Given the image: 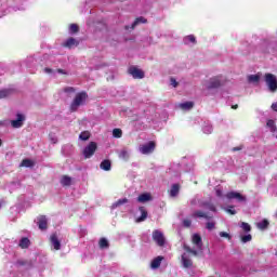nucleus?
I'll list each match as a JSON object with an SVG mask.
<instances>
[{"label": "nucleus", "mask_w": 277, "mask_h": 277, "mask_svg": "<svg viewBox=\"0 0 277 277\" xmlns=\"http://www.w3.org/2000/svg\"><path fill=\"white\" fill-rule=\"evenodd\" d=\"M85 101H88V93L85 91L77 93L70 104V111H77L81 105H84Z\"/></svg>", "instance_id": "1"}, {"label": "nucleus", "mask_w": 277, "mask_h": 277, "mask_svg": "<svg viewBox=\"0 0 277 277\" xmlns=\"http://www.w3.org/2000/svg\"><path fill=\"white\" fill-rule=\"evenodd\" d=\"M96 150H98V144H96V142H90L88 146L83 148L82 155L84 159H91V157H94Z\"/></svg>", "instance_id": "2"}, {"label": "nucleus", "mask_w": 277, "mask_h": 277, "mask_svg": "<svg viewBox=\"0 0 277 277\" xmlns=\"http://www.w3.org/2000/svg\"><path fill=\"white\" fill-rule=\"evenodd\" d=\"M151 237L155 243L159 246V248H163V246H166V236H163V233L161 230L155 229Z\"/></svg>", "instance_id": "3"}, {"label": "nucleus", "mask_w": 277, "mask_h": 277, "mask_svg": "<svg viewBox=\"0 0 277 277\" xmlns=\"http://www.w3.org/2000/svg\"><path fill=\"white\" fill-rule=\"evenodd\" d=\"M265 81H266V84L268 85L269 91L276 92L277 90L276 76H274L273 74H265Z\"/></svg>", "instance_id": "4"}, {"label": "nucleus", "mask_w": 277, "mask_h": 277, "mask_svg": "<svg viewBox=\"0 0 277 277\" xmlns=\"http://www.w3.org/2000/svg\"><path fill=\"white\" fill-rule=\"evenodd\" d=\"M156 147L157 144L154 141H150L147 144L140 146V153H142V155H150V153H155Z\"/></svg>", "instance_id": "5"}, {"label": "nucleus", "mask_w": 277, "mask_h": 277, "mask_svg": "<svg viewBox=\"0 0 277 277\" xmlns=\"http://www.w3.org/2000/svg\"><path fill=\"white\" fill-rule=\"evenodd\" d=\"M128 75H131L133 79H144L145 77L144 70L137 68L136 66H130L128 68Z\"/></svg>", "instance_id": "6"}, {"label": "nucleus", "mask_w": 277, "mask_h": 277, "mask_svg": "<svg viewBox=\"0 0 277 277\" xmlns=\"http://www.w3.org/2000/svg\"><path fill=\"white\" fill-rule=\"evenodd\" d=\"M228 200H238V202H246V197L237 192H229L226 194Z\"/></svg>", "instance_id": "7"}, {"label": "nucleus", "mask_w": 277, "mask_h": 277, "mask_svg": "<svg viewBox=\"0 0 277 277\" xmlns=\"http://www.w3.org/2000/svg\"><path fill=\"white\" fill-rule=\"evenodd\" d=\"M16 120H12L11 121V126L13 127V129H21V127H23L24 122H25V115L18 113L16 115Z\"/></svg>", "instance_id": "8"}, {"label": "nucleus", "mask_w": 277, "mask_h": 277, "mask_svg": "<svg viewBox=\"0 0 277 277\" xmlns=\"http://www.w3.org/2000/svg\"><path fill=\"white\" fill-rule=\"evenodd\" d=\"M221 87H222V80H220V77H213L209 80L208 90H215Z\"/></svg>", "instance_id": "9"}, {"label": "nucleus", "mask_w": 277, "mask_h": 277, "mask_svg": "<svg viewBox=\"0 0 277 277\" xmlns=\"http://www.w3.org/2000/svg\"><path fill=\"white\" fill-rule=\"evenodd\" d=\"M50 243L53 246L54 250H62V242L57 238V234L54 233L50 236Z\"/></svg>", "instance_id": "10"}, {"label": "nucleus", "mask_w": 277, "mask_h": 277, "mask_svg": "<svg viewBox=\"0 0 277 277\" xmlns=\"http://www.w3.org/2000/svg\"><path fill=\"white\" fill-rule=\"evenodd\" d=\"M38 226L40 230H47L49 228V221L47 220L45 215H40L38 217Z\"/></svg>", "instance_id": "11"}, {"label": "nucleus", "mask_w": 277, "mask_h": 277, "mask_svg": "<svg viewBox=\"0 0 277 277\" xmlns=\"http://www.w3.org/2000/svg\"><path fill=\"white\" fill-rule=\"evenodd\" d=\"M192 243H194L198 250H202V237L199 234L193 235Z\"/></svg>", "instance_id": "12"}, {"label": "nucleus", "mask_w": 277, "mask_h": 277, "mask_svg": "<svg viewBox=\"0 0 277 277\" xmlns=\"http://www.w3.org/2000/svg\"><path fill=\"white\" fill-rule=\"evenodd\" d=\"M79 44V40L70 37L68 38L64 43H63V47L65 49H74V47H77Z\"/></svg>", "instance_id": "13"}, {"label": "nucleus", "mask_w": 277, "mask_h": 277, "mask_svg": "<svg viewBox=\"0 0 277 277\" xmlns=\"http://www.w3.org/2000/svg\"><path fill=\"white\" fill-rule=\"evenodd\" d=\"M181 192V185L180 184H172L171 189L169 192L171 198H176L179 196V193Z\"/></svg>", "instance_id": "14"}, {"label": "nucleus", "mask_w": 277, "mask_h": 277, "mask_svg": "<svg viewBox=\"0 0 277 277\" xmlns=\"http://www.w3.org/2000/svg\"><path fill=\"white\" fill-rule=\"evenodd\" d=\"M161 261H163V256L158 255L150 263L151 269H159V267H161Z\"/></svg>", "instance_id": "15"}, {"label": "nucleus", "mask_w": 277, "mask_h": 277, "mask_svg": "<svg viewBox=\"0 0 277 277\" xmlns=\"http://www.w3.org/2000/svg\"><path fill=\"white\" fill-rule=\"evenodd\" d=\"M150 200H153L150 193H144L137 197V202H150Z\"/></svg>", "instance_id": "16"}, {"label": "nucleus", "mask_w": 277, "mask_h": 277, "mask_svg": "<svg viewBox=\"0 0 277 277\" xmlns=\"http://www.w3.org/2000/svg\"><path fill=\"white\" fill-rule=\"evenodd\" d=\"M101 170H104L105 172H109L111 170V160L105 159L100 163Z\"/></svg>", "instance_id": "17"}, {"label": "nucleus", "mask_w": 277, "mask_h": 277, "mask_svg": "<svg viewBox=\"0 0 277 277\" xmlns=\"http://www.w3.org/2000/svg\"><path fill=\"white\" fill-rule=\"evenodd\" d=\"M61 185L63 187H70V185H72V177L68 175H63L61 179Z\"/></svg>", "instance_id": "18"}, {"label": "nucleus", "mask_w": 277, "mask_h": 277, "mask_svg": "<svg viewBox=\"0 0 277 277\" xmlns=\"http://www.w3.org/2000/svg\"><path fill=\"white\" fill-rule=\"evenodd\" d=\"M29 246H31V241L29 240V238L24 237L19 240V248H22V250H27Z\"/></svg>", "instance_id": "19"}, {"label": "nucleus", "mask_w": 277, "mask_h": 277, "mask_svg": "<svg viewBox=\"0 0 277 277\" xmlns=\"http://www.w3.org/2000/svg\"><path fill=\"white\" fill-rule=\"evenodd\" d=\"M193 217H203V220H211L213 216H209L206 212L197 210L193 213Z\"/></svg>", "instance_id": "20"}, {"label": "nucleus", "mask_w": 277, "mask_h": 277, "mask_svg": "<svg viewBox=\"0 0 277 277\" xmlns=\"http://www.w3.org/2000/svg\"><path fill=\"white\" fill-rule=\"evenodd\" d=\"M138 211H141V216L137 217L136 222H144L148 217V211L144 207H140Z\"/></svg>", "instance_id": "21"}, {"label": "nucleus", "mask_w": 277, "mask_h": 277, "mask_svg": "<svg viewBox=\"0 0 277 277\" xmlns=\"http://www.w3.org/2000/svg\"><path fill=\"white\" fill-rule=\"evenodd\" d=\"M140 23L146 24V23H148V19H146L143 16L136 17L135 21L132 23L131 29H135V27H137V25H140Z\"/></svg>", "instance_id": "22"}, {"label": "nucleus", "mask_w": 277, "mask_h": 277, "mask_svg": "<svg viewBox=\"0 0 277 277\" xmlns=\"http://www.w3.org/2000/svg\"><path fill=\"white\" fill-rule=\"evenodd\" d=\"M98 247L101 250H107V248H109V240H107V238H101L98 241Z\"/></svg>", "instance_id": "23"}, {"label": "nucleus", "mask_w": 277, "mask_h": 277, "mask_svg": "<svg viewBox=\"0 0 277 277\" xmlns=\"http://www.w3.org/2000/svg\"><path fill=\"white\" fill-rule=\"evenodd\" d=\"M17 267H32V263L31 261H27V260H18L16 262Z\"/></svg>", "instance_id": "24"}, {"label": "nucleus", "mask_w": 277, "mask_h": 277, "mask_svg": "<svg viewBox=\"0 0 277 277\" xmlns=\"http://www.w3.org/2000/svg\"><path fill=\"white\" fill-rule=\"evenodd\" d=\"M180 108L183 109L184 111L193 109L194 108V102L182 103V104H180Z\"/></svg>", "instance_id": "25"}, {"label": "nucleus", "mask_w": 277, "mask_h": 277, "mask_svg": "<svg viewBox=\"0 0 277 277\" xmlns=\"http://www.w3.org/2000/svg\"><path fill=\"white\" fill-rule=\"evenodd\" d=\"M129 202L128 198L118 199L115 203H113V209H118V207H122V205H127Z\"/></svg>", "instance_id": "26"}, {"label": "nucleus", "mask_w": 277, "mask_h": 277, "mask_svg": "<svg viewBox=\"0 0 277 277\" xmlns=\"http://www.w3.org/2000/svg\"><path fill=\"white\" fill-rule=\"evenodd\" d=\"M266 127H268L271 133H276V121H274L273 119L268 120L266 122Z\"/></svg>", "instance_id": "27"}, {"label": "nucleus", "mask_w": 277, "mask_h": 277, "mask_svg": "<svg viewBox=\"0 0 277 277\" xmlns=\"http://www.w3.org/2000/svg\"><path fill=\"white\" fill-rule=\"evenodd\" d=\"M21 167L22 168H34V162L31 161V159H24L21 162Z\"/></svg>", "instance_id": "28"}, {"label": "nucleus", "mask_w": 277, "mask_h": 277, "mask_svg": "<svg viewBox=\"0 0 277 277\" xmlns=\"http://www.w3.org/2000/svg\"><path fill=\"white\" fill-rule=\"evenodd\" d=\"M269 226V221H267V219H264L262 222L258 223V228H260V230H265V228H267Z\"/></svg>", "instance_id": "29"}, {"label": "nucleus", "mask_w": 277, "mask_h": 277, "mask_svg": "<svg viewBox=\"0 0 277 277\" xmlns=\"http://www.w3.org/2000/svg\"><path fill=\"white\" fill-rule=\"evenodd\" d=\"M12 94V90L10 89H2L0 90V98H8Z\"/></svg>", "instance_id": "30"}, {"label": "nucleus", "mask_w": 277, "mask_h": 277, "mask_svg": "<svg viewBox=\"0 0 277 277\" xmlns=\"http://www.w3.org/2000/svg\"><path fill=\"white\" fill-rule=\"evenodd\" d=\"M79 140H81L82 142H88V140H90V132L89 131L81 132L79 135Z\"/></svg>", "instance_id": "31"}, {"label": "nucleus", "mask_w": 277, "mask_h": 277, "mask_svg": "<svg viewBox=\"0 0 277 277\" xmlns=\"http://www.w3.org/2000/svg\"><path fill=\"white\" fill-rule=\"evenodd\" d=\"M182 263L184 267H192L194 265L192 260L185 258V255H182Z\"/></svg>", "instance_id": "32"}, {"label": "nucleus", "mask_w": 277, "mask_h": 277, "mask_svg": "<svg viewBox=\"0 0 277 277\" xmlns=\"http://www.w3.org/2000/svg\"><path fill=\"white\" fill-rule=\"evenodd\" d=\"M185 252H188V254H193V256H198V251L192 249L189 246L184 245Z\"/></svg>", "instance_id": "33"}, {"label": "nucleus", "mask_w": 277, "mask_h": 277, "mask_svg": "<svg viewBox=\"0 0 277 277\" xmlns=\"http://www.w3.org/2000/svg\"><path fill=\"white\" fill-rule=\"evenodd\" d=\"M261 77L259 75H250L248 77V81H250L251 83H259Z\"/></svg>", "instance_id": "34"}, {"label": "nucleus", "mask_w": 277, "mask_h": 277, "mask_svg": "<svg viewBox=\"0 0 277 277\" xmlns=\"http://www.w3.org/2000/svg\"><path fill=\"white\" fill-rule=\"evenodd\" d=\"M69 34H79V25L70 24L69 25Z\"/></svg>", "instance_id": "35"}, {"label": "nucleus", "mask_w": 277, "mask_h": 277, "mask_svg": "<svg viewBox=\"0 0 277 277\" xmlns=\"http://www.w3.org/2000/svg\"><path fill=\"white\" fill-rule=\"evenodd\" d=\"M240 228H242V230L245 233H250V230H252V226H250V224L242 222L240 225Z\"/></svg>", "instance_id": "36"}, {"label": "nucleus", "mask_w": 277, "mask_h": 277, "mask_svg": "<svg viewBox=\"0 0 277 277\" xmlns=\"http://www.w3.org/2000/svg\"><path fill=\"white\" fill-rule=\"evenodd\" d=\"M113 136H114V137H117V138L122 137V130H121V129H118V128L114 129V130H113Z\"/></svg>", "instance_id": "37"}, {"label": "nucleus", "mask_w": 277, "mask_h": 277, "mask_svg": "<svg viewBox=\"0 0 277 277\" xmlns=\"http://www.w3.org/2000/svg\"><path fill=\"white\" fill-rule=\"evenodd\" d=\"M206 228L208 230H214V228H215V221H209L208 223H206Z\"/></svg>", "instance_id": "38"}, {"label": "nucleus", "mask_w": 277, "mask_h": 277, "mask_svg": "<svg viewBox=\"0 0 277 277\" xmlns=\"http://www.w3.org/2000/svg\"><path fill=\"white\" fill-rule=\"evenodd\" d=\"M119 157H120V159H123L124 161H127V160L129 159V151L122 150V151L119 154Z\"/></svg>", "instance_id": "39"}, {"label": "nucleus", "mask_w": 277, "mask_h": 277, "mask_svg": "<svg viewBox=\"0 0 277 277\" xmlns=\"http://www.w3.org/2000/svg\"><path fill=\"white\" fill-rule=\"evenodd\" d=\"M242 243H248V241H252V235H245L241 237Z\"/></svg>", "instance_id": "40"}, {"label": "nucleus", "mask_w": 277, "mask_h": 277, "mask_svg": "<svg viewBox=\"0 0 277 277\" xmlns=\"http://www.w3.org/2000/svg\"><path fill=\"white\" fill-rule=\"evenodd\" d=\"M64 92H66L67 94H70L72 92H77V90L74 87H67L64 89Z\"/></svg>", "instance_id": "41"}, {"label": "nucleus", "mask_w": 277, "mask_h": 277, "mask_svg": "<svg viewBox=\"0 0 277 277\" xmlns=\"http://www.w3.org/2000/svg\"><path fill=\"white\" fill-rule=\"evenodd\" d=\"M189 42H193V44H196V37L194 35H189L186 37Z\"/></svg>", "instance_id": "42"}, {"label": "nucleus", "mask_w": 277, "mask_h": 277, "mask_svg": "<svg viewBox=\"0 0 277 277\" xmlns=\"http://www.w3.org/2000/svg\"><path fill=\"white\" fill-rule=\"evenodd\" d=\"M220 237H224L225 239H230V234H228L226 232H221Z\"/></svg>", "instance_id": "43"}, {"label": "nucleus", "mask_w": 277, "mask_h": 277, "mask_svg": "<svg viewBox=\"0 0 277 277\" xmlns=\"http://www.w3.org/2000/svg\"><path fill=\"white\" fill-rule=\"evenodd\" d=\"M183 226H185V228H189V226H192V221H189V220H184V221H183Z\"/></svg>", "instance_id": "44"}, {"label": "nucleus", "mask_w": 277, "mask_h": 277, "mask_svg": "<svg viewBox=\"0 0 277 277\" xmlns=\"http://www.w3.org/2000/svg\"><path fill=\"white\" fill-rule=\"evenodd\" d=\"M170 81H171V85H172L173 88H177V87H179V82L176 81V79L171 78Z\"/></svg>", "instance_id": "45"}, {"label": "nucleus", "mask_w": 277, "mask_h": 277, "mask_svg": "<svg viewBox=\"0 0 277 277\" xmlns=\"http://www.w3.org/2000/svg\"><path fill=\"white\" fill-rule=\"evenodd\" d=\"M215 194H216L217 198H222V196H223L222 189H220V188H217L215 190Z\"/></svg>", "instance_id": "46"}, {"label": "nucleus", "mask_w": 277, "mask_h": 277, "mask_svg": "<svg viewBox=\"0 0 277 277\" xmlns=\"http://www.w3.org/2000/svg\"><path fill=\"white\" fill-rule=\"evenodd\" d=\"M56 72H58L60 75H67L66 70L61 68L56 69Z\"/></svg>", "instance_id": "47"}, {"label": "nucleus", "mask_w": 277, "mask_h": 277, "mask_svg": "<svg viewBox=\"0 0 277 277\" xmlns=\"http://www.w3.org/2000/svg\"><path fill=\"white\" fill-rule=\"evenodd\" d=\"M227 213H229L230 215H235L237 213V211H235L233 209H227Z\"/></svg>", "instance_id": "48"}, {"label": "nucleus", "mask_w": 277, "mask_h": 277, "mask_svg": "<svg viewBox=\"0 0 277 277\" xmlns=\"http://www.w3.org/2000/svg\"><path fill=\"white\" fill-rule=\"evenodd\" d=\"M271 107H272L273 111H277V103L276 102L273 103Z\"/></svg>", "instance_id": "49"}, {"label": "nucleus", "mask_w": 277, "mask_h": 277, "mask_svg": "<svg viewBox=\"0 0 277 277\" xmlns=\"http://www.w3.org/2000/svg\"><path fill=\"white\" fill-rule=\"evenodd\" d=\"M44 72L51 74V72H53V69H51V68H49V67H45V68H44Z\"/></svg>", "instance_id": "50"}, {"label": "nucleus", "mask_w": 277, "mask_h": 277, "mask_svg": "<svg viewBox=\"0 0 277 277\" xmlns=\"http://www.w3.org/2000/svg\"><path fill=\"white\" fill-rule=\"evenodd\" d=\"M237 150H241V147H234L233 153H237Z\"/></svg>", "instance_id": "51"}, {"label": "nucleus", "mask_w": 277, "mask_h": 277, "mask_svg": "<svg viewBox=\"0 0 277 277\" xmlns=\"http://www.w3.org/2000/svg\"><path fill=\"white\" fill-rule=\"evenodd\" d=\"M210 211L215 212V211H216L215 207H214V206H211V207H210Z\"/></svg>", "instance_id": "52"}, {"label": "nucleus", "mask_w": 277, "mask_h": 277, "mask_svg": "<svg viewBox=\"0 0 277 277\" xmlns=\"http://www.w3.org/2000/svg\"><path fill=\"white\" fill-rule=\"evenodd\" d=\"M238 107H239V105L236 104V105L232 106V109H238Z\"/></svg>", "instance_id": "53"}, {"label": "nucleus", "mask_w": 277, "mask_h": 277, "mask_svg": "<svg viewBox=\"0 0 277 277\" xmlns=\"http://www.w3.org/2000/svg\"><path fill=\"white\" fill-rule=\"evenodd\" d=\"M53 144H57V138H52Z\"/></svg>", "instance_id": "54"}, {"label": "nucleus", "mask_w": 277, "mask_h": 277, "mask_svg": "<svg viewBox=\"0 0 277 277\" xmlns=\"http://www.w3.org/2000/svg\"><path fill=\"white\" fill-rule=\"evenodd\" d=\"M3 142L0 140V146H2Z\"/></svg>", "instance_id": "55"}, {"label": "nucleus", "mask_w": 277, "mask_h": 277, "mask_svg": "<svg viewBox=\"0 0 277 277\" xmlns=\"http://www.w3.org/2000/svg\"><path fill=\"white\" fill-rule=\"evenodd\" d=\"M126 29H129V26H126Z\"/></svg>", "instance_id": "56"}]
</instances>
